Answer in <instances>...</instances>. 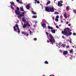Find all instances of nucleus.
Listing matches in <instances>:
<instances>
[{
	"label": "nucleus",
	"mask_w": 76,
	"mask_h": 76,
	"mask_svg": "<svg viewBox=\"0 0 76 76\" xmlns=\"http://www.w3.org/2000/svg\"><path fill=\"white\" fill-rule=\"evenodd\" d=\"M46 34L48 37V38L49 39L50 42L52 44H54L55 42V40H54V38L52 35L50 34H49L47 32H46Z\"/></svg>",
	"instance_id": "nucleus-1"
},
{
	"label": "nucleus",
	"mask_w": 76,
	"mask_h": 76,
	"mask_svg": "<svg viewBox=\"0 0 76 76\" xmlns=\"http://www.w3.org/2000/svg\"><path fill=\"white\" fill-rule=\"evenodd\" d=\"M70 31V29L68 28H67L64 30V31H62V33L64 34V35H66L67 37L69 36L70 35L72 34V32H70L69 33H68V32H69Z\"/></svg>",
	"instance_id": "nucleus-2"
},
{
	"label": "nucleus",
	"mask_w": 76,
	"mask_h": 76,
	"mask_svg": "<svg viewBox=\"0 0 76 76\" xmlns=\"http://www.w3.org/2000/svg\"><path fill=\"white\" fill-rule=\"evenodd\" d=\"M15 14L18 15L17 16L19 19H20L22 18V17H23L25 16V12H23L22 13L18 10H15Z\"/></svg>",
	"instance_id": "nucleus-3"
},
{
	"label": "nucleus",
	"mask_w": 76,
	"mask_h": 76,
	"mask_svg": "<svg viewBox=\"0 0 76 76\" xmlns=\"http://www.w3.org/2000/svg\"><path fill=\"white\" fill-rule=\"evenodd\" d=\"M14 31L16 32H18V33H20V31L19 28V26L18 24H15V26L13 27Z\"/></svg>",
	"instance_id": "nucleus-4"
},
{
	"label": "nucleus",
	"mask_w": 76,
	"mask_h": 76,
	"mask_svg": "<svg viewBox=\"0 0 76 76\" xmlns=\"http://www.w3.org/2000/svg\"><path fill=\"white\" fill-rule=\"evenodd\" d=\"M42 26L43 27V29L45 28V27H46V24L49 25V24L47 22V20H42V22H41Z\"/></svg>",
	"instance_id": "nucleus-5"
},
{
	"label": "nucleus",
	"mask_w": 76,
	"mask_h": 76,
	"mask_svg": "<svg viewBox=\"0 0 76 76\" xmlns=\"http://www.w3.org/2000/svg\"><path fill=\"white\" fill-rule=\"evenodd\" d=\"M68 53V51H64L63 52V54L64 56H65V57H67V56H66L67 54Z\"/></svg>",
	"instance_id": "nucleus-6"
},
{
	"label": "nucleus",
	"mask_w": 76,
	"mask_h": 76,
	"mask_svg": "<svg viewBox=\"0 0 76 76\" xmlns=\"http://www.w3.org/2000/svg\"><path fill=\"white\" fill-rule=\"evenodd\" d=\"M50 7H46L45 8V11H46L47 12H50Z\"/></svg>",
	"instance_id": "nucleus-7"
},
{
	"label": "nucleus",
	"mask_w": 76,
	"mask_h": 76,
	"mask_svg": "<svg viewBox=\"0 0 76 76\" xmlns=\"http://www.w3.org/2000/svg\"><path fill=\"white\" fill-rule=\"evenodd\" d=\"M50 12H54V7H52L51 8L50 7Z\"/></svg>",
	"instance_id": "nucleus-8"
},
{
	"label": "nucleus",
	"mask_w": 76,
	"mask_h": 76,
	"mask_svg": "<svg viewBox=\"0 0 76 76\" xmlns=\"http://www.w3.org/2000/svg\"><path fill=\"white\" fill-rule=\"evenodd\" d=\"M59 18V17L57 15L56 16V18H55V20L56 22H58V18Z\"/></svg>",
	"instance_id": "nucleus-9"
},
{
	"label": "nucleus",
	"mask_w": 76,
	"mask_h": 76,
	"mask_svg": "<svg viewBox=\"0 0 76 76\" xmlns=\"http://www.w3.org/2000/svg\"><path fill=\"white\" fill-rule=\"evenodd\" d=\"M22 25H23V28H26V24L25 23H24V24H23V23H22Z\"/></svg>",
	"instance_id": "nucleus-10"
},
{
	"label": "nucleus",
	"mask_w": 76,
	"mask_h": 76,
	"mask_svg": "<svg viewBox=\"0 0 76 76\" xmlns=\"http://www.w3.org/2000/svg\"><path fill=\"white\" fill-rule=\"evenodd\" d=\"M58 6L59 7L62 6H63V4H61V3H60V2L58 1Z\"/></svg>",
	"instance_id": "nucleus-11"
},
{
	"label": "nucleus",
	"mask_w": 76,
	"mask_h": 76,
	"mask_svg": "<svg viewBox=\"0 0 76 76\" xmlns=\"http://www.w3.org/2000/svg\"><path fill=\"white\" fill-rule=\"evenodd\" d=\"M21 33L23 34V35H25L26 36H28V34L27 33H25V32H23V31H22Z\"/></svg>",
	"instance_id": "nucleus-12"
},
{
	"label": "nucleus",
	"mask_w": 76,
	"mask_h": 76,
	"mask_svg": "<svg viewBox=\"0 0 76 76\" xmlns=\"http://www.w3.org/2000/svg\"><path fill=\"white\" fill-rule=\"evenodd\" d=\"M48 29H51L52 30L53 29V28L52 27H50V26H48Z\"/></svg>",
	"instance_id": "nucleus-13"
},
{
	"label": "nucleus",
	"mask_w": 76,
	"mask_h": 76,
	"mask_svg": "<svg viewBox=\"0 0 76 76\" xmlns=\"http://www.w3.org/2000/svg\"><path fill=\"white\" fill-rule=\"evenodd\" d=\"M16 1H17V2L19 3H20V4H23V3L22 2L20 1L19 0H16Z\"/></svg>",
	"instance_id": "nucleus-14"
},
{
	"label": "nucleus",
	"mask_w": 76,
	"mask_h": 76,
	"mask_svg": "<svg viewBox=\"0 0 76 76\" xmlns=\"http://www.w3.org/2000/svg\"><path fill=\"white\" fill-rule=\"evenodd\" d=\"M51 32L53 34H55L56 33V31L55 30H51Z\"/></svg>",
	"instance_id": "nucleus-15"
},
{
	"label": "nucleus",
	"mask_w": 76,
	"mask_h": 76,
	"mask_svg": "<svg viewBox=\"0 0 76 76\" xmlns=\"http://www.w3.org/2000/svg\"><path fill=\"white\" fill-rule=\"evenodd\" d=\"M66 9L67 11H69L70 9H69V7H66Z\"/></svg>",
	"instance_id": "nucleus-16"
},
{
	"label": "nucleus",
	"mask_w": 76,
	"mask_h": 76,
	"mask_svg": "<svg viewBox=\"0 0 76 76\" xmlns=\"http://www.w3.org/2000/svg\"><path fill=\"white\" fill-rule=\"evenodd\" d=\"M61 46L64 47V48H65V47L66 46V45L64 44H62L61 45Z\"/></svg>",
	"instance_id": "nucleus-17"
},
{
	"label": "nucleus",
	"mask_w": 76,
	"mask_h": 76,
	"mask_svg": "<svg viewBox=\"0 0 76 76\" xmlns=\"http://www.w3.org/2000/svg\"><path fill=\"white\" fill-rule=\"evenodd\" d=\"M20 9L21 11H22V12H23L24 11V10H23V7H20Z\"/></svg>",
	"instance_id": "nucleus-18"
},
{
	"label": "nucleus",
	"mask_w": 76,
	"mask_h": 76,
	"mask_svg": "<svg viewBox=\"0 0 76 76\" xmlns=\"http://www.w3.org/2000/svg\"><path fill=\"white\" fill-rule=\"evenodd\" d=\"M22 19V21H23V22H24V23H26V20H25V18H23Z\"/></svg>",
	"instance_id": "nucleus-19"
},
{
	"label": "nucleus",
	"mask_w": 76,
	"mask_h": 76,
	"mask_svg": "<svg viewBox=\"0 0 76 76\" xmlns=\"http://www.w3.org/2000/svg\"><path fill=\"white\" fill-rule=\"evenodd\" d=\"M50 3H51V1H48L47 2V5H48V4H50Z\"/></svg>",
	"instance_id": "nucleus-20"
},
{
	"label": "nucleus",
	"mask_w": 76,
	"mask_h": 76,
	"mask_svg": "<svg viewBox=\"0 0 76 76\" xmlns=\"http://www.w3.org/2000/svg\"><path fill=\"white\" fill-rule=\"evenodd\" d=\"M10 3L11 5H12V6H14V5H15V3L13 2H11Z\"/></svg>",
	"instance_id": "nucleus-21"
},
{
	"label": "nucleus",
	"mask_w": 76,
	"mask_h": 76,
	"mask_svg": "<svg viewBox=\"0 0 76 76\" xmlns=\"http://www.w3.org/2000/svg\"><path fill=\"white\" fill-rule=\"evenodd\" d=\"M26 7L27 9H29L30 6L29 5H27Z\"/></svg>",
	"instance_id": "nucleus-22"
},
{
	"label": "nucleus",
	"mask_w": 76,
	"mask_h": 76,
	"mask_svg": "<svg viewBox=\"0 0 76 76\" xmlns=\"http://www.w3.org/2000/svg\"><path fill=\"white\" fill-rule=\"evenodd\" d=\"M54 15H57L59 14L58 12H55L54 13Z\"/></svg>",
	"instance_id": "nucleus-23"
},
{
	"label": "nucleus",
	"mask_w": 76,
	"mask_h": 76,
	"mask_svg": "<svg viewBox=\"0 0 76 76\" xmlns=\"http://www.w3.org/2000/svg\"><path fill=\"white\" fill-rule=\"evenodd\" d=\"M44 63L46 64H48V62L47 61H46L44 62Z\"/></svg>",
	"instance_id": "nucleus-24"
},
{
	"label": "nucleus",
	"mask_w": 76,
	"mask_h": 76,
	"mask_svg": "<svg viewBox=\"0 0 76 76\" xmlns=\"http://www.w3.org/2000/svg\"><path fill=\"white\" fill-rule=\"evenodd\" d=\"M64 17L65 18H67V16H66V13H65L64 15Z\"/></svg>",
	"instance_id": "nucleus-25"
},
{
	"label": "nucleus",
	"mask_w": 76,
	"mask_h": 76,
	"mask_svg": "<svg viewBox=\"0 0 76 76\" xmlns=\"http://www.w3.org/2000/svg\"><path fill=\"white\" fill-rule=\"evenodd\" d=\"M73 11L74 13H75V14H76V10H73Z\"/></svg>",
	"instance_id": "nucleus-26"
},
{
	"label": "nucleus",
	"mask_w": 76,
	"mask_h": 76,
	"mask_svg": "<svg viewBox=\"0 0 76 76\" xmlns=\"http://www.w3.org/2000/svg\"><path fill=\"white\" fill-rule=\"evenodd\" d=\"M32 14H34V15H35V14H36V13L35 12H34V11H32Z\"/></svg>",
	"instance_id": "nucleus-27"
},
{
	"label": "nucleus",
	"mask_w": 76,
	"mask_h": 76,
	"mask_svg": "<svg viewBox=\"0 0 76 76\" xmlns=\"http://www.w3.org/2000/svg\"><path fill=\"white\" fill-rule=\"evenodd\" d=\"M37 16H33L32 17L33 18H37Z\"/></svg>",
	"instance_id": "nucleus-28"
},
{
	"label": "nucleus",
	"mask_w": 76,
	"mask_h": 76,
	"mask_svg": "<svg viewBox=\"0 0 76 76\" xmlns=\"http://www.w3.org/2000/svg\"><path fill=\"white\" fill-rule=\"evenodd\" d=\"M29 31L30 32V35H31V34H32V31H31V30H30V29L29 30Z\"/></svg>",
	"instance_id": "nucleus-29"
},
{
	"label": "nucleus",
	"mask_w": 76,
	"mask_h": 76,
	"mask_svg": "<svg viewBox=\"0 0 76 76\" xmlns=\"http://www.w3.org/2000/svg\"><path fill=\"white\" fill-rule=\"evenodd\" d=\"M11 8L12 9H13V10H14V8H13L12 6H10Z\"/></svg>",
	"instance_id": "nucleus-30"
},
{
	"label": "nucleus",
	"mask_w": 76,
	"mask_h": 76,
	"mask_svg": "<svg viewBox=\"0 0 76 76\" xmlns=\"http://www.w3.org/2000/svg\"><path fill=\"white\" fill-rule=\"evenodd\" d=\"M70 53H73V50H70Z\"/></svg>",
	"instance_id": "nucleus-31"
},
{
	"label": "nucleus",
	"mask_w": 76,
	"mask_h": 76,
	"mask_svg": "<svg viewBox=\"0 0 76 76\" xmlns=\"http://www.w3.org/2000/svg\"><path fill=\"white\" fill-rule=\"evenodd\" d=\"M33 39L34 40V41H37V38H35Z\"/></svg>",
	"instance_id": "nucleus-32"
},
{
	"label": "nucleus",
	"mask_w": 76,
	"mask_h": 76,
	"mask_svg": "<svg viewBox=\"0 0 76 76\" xmlns=\"http://www.w3.org/2000/svg\"><path fill=\"white\" fill-rule=\"evenodd\" d=\"M66 48H69V45L66 46Z\"/></svg>",
	"instance_id": "nucleus-33"
},
{
	"label": "nucleus",
	"mask_w": 76,
	"mask_h": 76,
	"mask_svg": "<svg viewBox=\"0 0 76 76\" xmlns=\"http://www.w3.org/2000/svg\"><path fill=\"white\" fill-rule=\"evenodd\" d=\"M58 45H61V42H60L58 44Z\"/></svg>",
	"instance_id": "nucleus-34"
},
{
	"label": "nucleus",
	"mask_w": 76,
	"mask_h": 76,
	"mask_svg": "<svg viewBox=\"0 0 76 76\" xmlns=\"http://www.w3.org/2000/svg\"><path fill=\"white\" fill-rule=\"evenodd\" d=\"M56 28H59V27L58 26H56Z\"/></svg>",
	"instance_id": "nucleus-35"
},
{
	"label": "nucleus",
	"mask_w": 76,
	"mask_h": 76,
	"mask_svg": "<svg viewBox=\"0 0 76 76\" xmlns=\"http://www.w3.org/2000/svg\"><path fill=\"white\" fill-rule=\"evenodd\" d=\"M72 34L73 35H74V36L76 35V33H73Z\"/></svg>",
	"instance_id": "nucleus-36"
},
{
	"label": "nucleus",
	"mask_w": 76,
	"mask_h": 76,
	"mask_svg": "<svg viewBox=\"0 0 76 76\" xmlns=\"http://www.w3.org/2000/svg\"><path fill=\"white\" fill-rule=\"evenodd\" d=\"M17 9L18 11L19 10V7H17Z\"/></svg>",
	"instance_id": "nucleus-37"
},
{
	"label": "nucleus",
	"mask_w": 76,
	"mask_h": 76,
	"mask_svg": "<svg viewBox=\"0 0 76 76\" xmlns=\"http://www.w3.org/2000/svg\"><path fill=\"white\" fill-rule=\"evenodd\" d=\"M52 19H53V20H54V16H53L52 17Z\"/></svg>",
	"instance_id": "nucleus-38"
},
{
	"label": "nucleus",
	"mask_w": 76,
	"mask_h": 76,
	"mask_svg": "<svg viewBox=\"0 0 76 76\" xmlns=\"http://www.w3.org/2000/svg\"><path fill=\"white\" fill-rule=\"evenodd\" d=\"M37 3L39 4V1H37Z\"/></svg>",
	"instance_id": "nucleus-39"
},
{
	"label": "nucleus",
	"mask_w": 76,
	"mask_h": 76,
	"mask_svg": "<svg viewBox=\"0 0 76 76\" xmlns=\"http://www.w3.org/2000/svg\"><path fill=\"white\" fill-rule=\"evenodd\" d=\"M60 3H63V1H60Z\"/></svg>",
	"instance_id": "nucleus-40"
},
{
	"label": "nucleus",
	"mask_w": 76,
	"mask_h": 76,
	"mask_svg": "<svg viewBox=\"0 0 76 76\" xmlns=\"http://www.w3.org/2000/svg\"><path fill=\"white\" fill-rule=\"evenodd\" d=\"M35 3H37V0H35Z\"/></svg>",
	"instance_id": "nucleus-41"
},
{
	"label": "nucleus",
	"mask_w": 76,
	"mask_h": 76,
	"mask_svg": "<svg viewBox=\"0 0 76 76\" xmlns=\"http://www.w3.org/2000/svg\"><path fill=\"white\" fill-rule=\"evenodd\" d=\"M50 42V41H49L48 40L47 41V42Z\"/></svg>",
	"instance_id": "nucleus-42"
},
{
	"label": "nucleus",
	"mask_w": 76,
	"mask_h": 76,
	"mask_svg": "<svg viewBox=\"0 0 76 76\" xmlns=\"http://www.w3.org/2000/svg\"><path fill=\"white\" fill-rule=\"evenodd\" d=\"M61 23H63V21L61 20Z\"/></svg>",
	"instance_id": "nucleus-43"
},
{
	"label": "nucleus",
	"mask_w": 76,
	"mask_h": 76,
	"mask_svg": "<svg viewBox=\"0 0 76 76\" xmlns=\"http://www.w3.org/2000/svg\"><path fill=\"white\" fill-rule=\"evenodd\" d=\"M60 53H62V50H60Z\"/></svg>",
	"instance_id": "nucleus-44"
},
{
	"label": "nucleus",
	"mask_w": 76,
	"mask_h": 76,
	"mask_svg": "<svg viewBox=\"0 0 76 76\" xmlns=\"http://www.w3.org/2000/svg\"><path fill=\"white\" fill-rule=\"evenodd\" d=\"M66 24H68V23H69V22H67L66 23Z\"/></svg>",
	"instance_id": "nucleus-45"
},
{
	"label": "nucleus",
	"mask_w": 76,
	"mask_h": 76,
	"mask_svg": "<svg viewBox=\"0 0 76 76\" xmlns=\"http://www.w3.org/2000/svg\"><path fill=\"white\" fill-rule=\"evenodd\" d=\"M60 18H63V16H61Z\"/></svg>",
	"instance_id": "nucleus-46"
},
{
	"label": "nucleus",
	"mask_w": 76,
	"mask_h": 76,
	"mask_svg": "<svg viewBox=\"0 0 76 76\" xmlns=\"http://www.w3.org/2000/svg\"><path fill=\"white\" fill-rule=\"evenodd\" d=\"M62 38H64H64H65V37H64V36H62Z\"/></svg>",
	"instance_id": "nucleus-47"
},
{
	"label": "nucleus",
	"mask_w": 76,
	"mask_h": 76,
	"mask_svg": "<svg viewBox=\"0 0 76 76\" xmlns=\"http://www.w3.org/2000/svg\"><path fill=\"white\" fill-rule=\"evenodd\" d=\"M68 26H70V24H68Z\"/></svg>",
	"instance_id": "nucleus-48"
},
{
	"label": "nucleus",
	"mask_w": 76,
	"mask_h": 76,
	"mask_svg": "<svg viewBox=\"0 0 76 76\" xmlns=\"http://www.w3.org/2000/svg\"><path fill=\"white\" fill-rule=\"evenodd\" d=\"M26 24H27V25H28V23H26Z\"/></svg>",
	"instance_id": "nucleus-49"
},
{
	"label": "nucleus",
	"mask_w": 76,
	"mask_h": 76,
	"mask_svg": "<svg viewBox=\"0 0 76 76\" xmlns=\"http://www.w3.org/2000/svg\"><path fill=\"white\" fill-rule=\"evenodd\" d=\"M72 47H73V48H74L75 47V46H72Z\"/></svg>",
	"instance_id": "nucleus-50"
},
{
	"label": "nucleus",
	"mask_w": 76,
	"mask_h": 76,
	"mask_svg": "<svg viewBox=\"0 0 76 76\" xmlns=\"http://www.w3.org/2000/svg\"><path fill=\"white\" fill-rule=\"evenodd\" d=\"M71 56V57H75L74 56L73 57V56Z\"/></svg>",
	"instance_id": "nucleus-51"
},
{
	"label": "nucleus",
	"mask_w": 76,
	"mask_h": 76,
	"mask_svg": "<svg viewBox=\"0 0 76 76\" xmlns=\"http://www.w3.org/2000/svg\"><path fill=\"white\" fill-rule=\"evenodd\" d=\"M58 47H59V48H60V46H58Z\"/></svg>",
	"instance_id": "nucleus-52"
},
{
	"label": "nucleus",
	"mask_w": 76,
	"mask_h": 76,
	"mask_svg": "<svg viewBox=\"0 0 76 76\" xmlns=\"http://www.w3.org/2000/svg\"><path fill=\"white\" fill-rule=\"evenodd\" d=\"M28 26H30V25H28Z\"/></svg>",
	"instance_id": "nucleus-53"
},
{
	"label": "nucleus",
	"mask_w": 76,
	"mask_h": 76,
	"mask_svg": "<svg viewBox=\"0 0 76 76\" xmlns=\"http://www.w3.org/2000/svg\"><path fill=\"white\" fill-rule=\"evenodd\" d=\"M72 0V1H73V0Z\"/></svg>",
	"instance_id": "nucleus-54"
},
{
	"label": "nucleus",
	"mask_w": 76,
	"mask_h": 76,
	"mask_svg": "<svg viewBox=\"0 0 76 76\" xmlns=\"http://www.w3.org/2000/svg\"><path fill=\"white\" fill-rule=\"evenodd\" d=\"M37 23V22H36V23Z\"/></svg>",
	"instance_id": "nucleus-55"
},
{
	"label": "nucleus",
	"mask_w": 76,
	"mask_h": 76,
	"mask_svg": "<svg viewBox=\"0 0 76 76\" xmlns=\"http://www.w3.org/2000/svg\"><path fill=\"white\" fill-rule=\"evenodd\" d=\"M44 76H45V75H43Z\"/></svg>",
	"instance_id": "nucleus-56"
}]
</instances>
